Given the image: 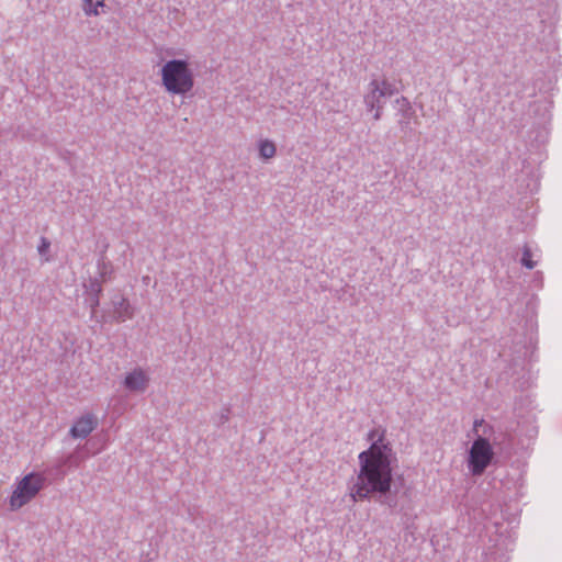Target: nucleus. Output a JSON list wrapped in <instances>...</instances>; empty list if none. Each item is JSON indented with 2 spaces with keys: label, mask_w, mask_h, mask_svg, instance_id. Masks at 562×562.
I'll return each mask as SVG.
<instances>
[{
  "label": "nucleus",
  "mask_w": 562,
  "mask_h": 562,
  "mask_svg": "<svg viewBox=\"0 0 562 562\" xmlns=\"http://www.w3.org/2000/svg\"><path fill=\"white\" fill-rule=\"evenodd\" d=\"M372 442L367 451L359 454L360 470L349 487L352 501H363L370 495L385 494L392 482V448L384 441V432L373 429L369 432Z\"/></svg>",
  "instance_id": "f257e3e1"
},
{
  "label": "nucleus",
  "mask_w": 562,
  "mask_h": 562,
  "mask_svg": "<svg viewBox=\"0 0 562 562\" xmlns=\"http://www.w3.org/2000/svg\"><path fill=\"white\" fill-rule=\"evenodd\" d=\"M161 83L171 94L186 95L194 87V74L184 59L168 60L160 69Z\"/></svg>",
  "instance_id": "f03ea898"
},
{
  "label": "nucleus",
  "mask_w": 562,
  "mask_h": 562,
  "mask_svg": "<svg viewBox=\"0 0 562 562\" xmlns=\"http://www.w3.org/2000/svg\"><path fill=\"white\" fill-rule=\"evenodd\" d=\"M398 92L396 86L389 80H372L368 85L363 102L368 111H374L373 119L379 121L382 116V110L387 99Z\"/></svg>",
  "instance_id": "7ed1b4c3"
},
{
  "label": "nucleus",
  "mask_w": 562,
  "mask_h": 562,
  "mask_svg": "<svg viewBox=\"0 0 562 562\" xmlns=\"http://www.w3.org/2000/svg\"><path fill=\"white\" fill-rule=\"evenodd\" d=\"M45 479L37 473H30L20 480L9 499L11 510H18L31 502L44 487Z\"/></svg>",
  "instance_id": "20e7f679"
},
{
  "label": "nucleus",
  "mask_w": 562,
  "mask_h": 562,
  "mask_svg": "<svg viewBox=\"0 0 562 562\" xmlns=\"http://www.w3.org/2000/svg\"><path fill=\"white\" fill-rule=\"evenodd\" d=\"M494 451L487 439L479 437L471 446L468 467L473 475H481L490 465Z\"/></svg>",
  "instance_id": "39448f33"
},
{
  "label": "nucleus",
  "mask_w": 562,
  "mask_h": 562,
  "mask_svg": "<svg viewBox=\"0 0 562 562\" xmlns=\"http://www.w3.org/2000/svg\"><path fill=\"white\" fill-rule=\"evenodd\" d=\"M148 383H149V376L146 373V371H144L140 368H136L133 371H131L130 373H127V375L125 376V380H124V386L130 392H134V393L145 392L148 386Z\"/></svg>",
  "instance_id": "423d86ee"
},
{
  "label": "nucleus",
  "mask_w": 562,
  "mask_h": 562,
  "mask_svg": "<svg viewBox=\"0 0 562 562\" xmlns=\"http://www.w3.org/2000/svg\"><path fill=\"white\" fill-rule=\"evenodd\" d=\"M98 420L93 414H86L78 418L70 428V436L72 438H87L97 427Z\"/></svg>",
  "instance_id": "0eeeda50"
},
{
  "label": "nucleus",
  "mask_w": 562,
  "mask_h": 562,
  "mask_svg": "<svg viewBox=\"0 0 562 562\" xmlns=\"http://www.w3.org/2000/svg\"><path fill=\"white\" fill-rule=\"evenodd\" d=\"M112 306L114 318L117 322H125L127 319L133 318L134 308L132 307L127 299H125L124 296L115 295L112 299Z\"/></svg>",
  "instance_id": "6e6552de"
},
{
  "label": "nucleus",
  "mask_w": 562,
  "mask_h": 562,
  "mask_svg": "<svg viewBox=\"0 0 562 562\" xmlns=\"http://www.w3.org/2000/svg\"><path fill=\"white\" fill-rule=\"evenodd\" d=\"M395 108L398 113H401L402 117L398 120V123L404 126V124L408 123V120L411 119L413 114L412 106L406 98L396 99L395 101Z\"/></svg>",
  "instance_id": "1a4fd4ad"
},
{
  "label": "nucleus",
  "mask_w": 562,
  "mask_h": 562,
  "mask_svg": "<svg viewBox=\"0 0 562 562\" xmlns=\"http://www.w3.org/2000/svg\"><path fill=\"white\" fill-rule=\"evenodd\" d=\"M104 0H82V11L85 15H99V8H104Z\"/></svg>",
  "instance_id": "9d476101"
},
{
  "label": "nucleus",
  "mask_w": 562,
  "mask_h": 562,
  "mask_svg": "<svg viewBox=\"0 0 562 562\" xmlns=\"http://www.w3.org/2000/svg\"><path fill=\"white\" fill-rule=\"evenodd\" d=\"M259 155L263 159H270L276 156L277 148L273 142L261 139L258 144Z\"/></svg>",
  "instance_id": "9b49d317"
},
{
  "label": "nucleus",
  "mask_w": 562,
  "mask_h": 562,
  "mask_svg": "<svg viewBox=\"0 0 562 562\" xmlns=\"http://www.w3.org/2000/svg\"><path fill=\"white\" fill-rule=\"evenodd\" d=\"M98 269L100 277L103 281H106L108 279H111L113 273V267L110 261H108L104 257H102L98 262Z\"/></svg>",
  "instance_id": "f8f14e48"
},
{
  "label": "nucleus",
  "mask_w": 562,
  "mask_h": 562,
  "mask_svg": "<svg viewBox=\"0 0 562 562\" xmlns=\"http://www.w3.org/2000/svg\"><path fill=\"white\" fill-rule=\"evenodd\" d=\"M49 249H50V241L46 237H41L40 244L37 246V251H38L40 256L43 257L44 262L50 261V257L48 255Z\"/></svg>",
  "instance_id": "ddd939ff"
},
{
  "label": "nucleus",
  "mask_w": 562,
  "mask_h": 562,
  "mask_svg": "<svg viewBox=\"0 0 562 562\" xmlns=\"http://www.w3.org/2000/svg\"><path fill=\"white\" fill-rule=\"evenodd\" d=\"M521 262L528 269L536 267V261L532 260V252L528 247L524 248Z\"/></svg>",
  "instance_id": "4468645a"
},
{
  "label": "nucleus",
  "mask_w": 562,
  "mask_h": 562,
  "mask_svg": "<svg viewBox=\"0 0 562 562\" xmlns=\"http://www.w3.org/2000/svg\"><path fill=\"white\" fill-rule=\"evenodd\" d=\"M90 289H91V292H93V294L95 296H100V294L102 292V288H101L100 283L97 280L91 281Z\"/></svg>",
  "instance_id": "2eb2a0df"
},
{
  "label": "nucleus",
  "mask_w": 562,
  "mask_h": 562,
  "mask_svg": "<svg viewBox=\"0 0 562 562\" xmlns=\"http://www.w3.org/2000/svg\"><path fill=\"white\" fill-rule=\"evenodd\" d=\"M228 419H229V411H228V409H223V411L221 412V415H220V423H221V424H224V423H226Z\"/></svg>",
  "instance_id": "dca6fc26"
},
{
  "label": "nucleus",
  "mask_w": 562,
  "mask_h": 562,
  "mask_svg": "<svg viewBox=\"0 0 562 562\" xmlns=\"http://www.w3.org/2000/svg\"><path fill=\"white\" fill-rule=\"evenodd\" d=\"M99 304H100L99 296L93 295V297L91 299V302H90L92 312H94L95 307H98Z\"/></svg>",
  "instance_id": "f3484780"
},
{
  "label": "nucleus",
  "mask_w": 562,
  "mask_h": 562,
  "mask_svg": "<svg viewBox=\"0 0 562 562\" xmlns=\"http://www.w3.org/2000/svg\"><path fill=\"white\" fill-rule=\"evenodd\" d=\"M344 101H345V105L338 106L337 109H335V112H341L344 110V108L346 106V103H347V99L345 98Z\"/></svg>",
  "instance_id": "a211bd4d"
}]
</instances>
